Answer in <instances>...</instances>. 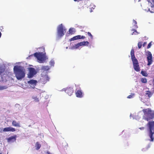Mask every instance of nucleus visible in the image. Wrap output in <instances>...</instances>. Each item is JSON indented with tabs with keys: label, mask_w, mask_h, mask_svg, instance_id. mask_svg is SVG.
<instances>
[{
	"label": "nucleus",
	"mask_w": 154,
	"mask_h": 154,
	"mask_svg": "<svg viewBox=\"0 0 154 154\" xmlns=\"http://www.w3.org/2000/svg\"><path fill=\"white\" fill-rule=\"evenodd\" d=\"M14 71L15 76L18 80H20L23 78L25 73L23 70L17 66H15L14 67Z\"/></svg>",
	"instance_id": "obj_1"
},
{
	"label": "nucleus",
	"mask_w": 154,
	"mask_h": 154,
	"mask_svg": "<svg viewBox=\"0 0 154 154\" xmlns=\"http://www.w3.org/2000/svg\"><path fill=\"white\" fill-rule=\"evenodd\" d=\"M149 127V135L151 139L150 140L151 141H153L154 138L153 136H154V121L149 122L147 124Z\"/></svg>",
	"instance_id": "obj_2"
},
{
	"label": "nucleus",
	"mask_w": 154,
	"mask_h": 154,
	"mask_svg": "<svg viewBox=\"0 0 154 154\" xmlns=\"http://www.w3.org/2000/svg\"><path fill=\"white\" fill-rule=\"evenodd\" d=\"M34 56L38 60L39 63H43L46 60L47 58L45 54L42 52H36L34 54Z\"/></svg>",
	"instance_id": "obj_3"
},
{
	"label": "nucleus",
	"mask_w": 154,
	"mask_h": 154,
	"mask_svg": "<svg viewBox=\"0 0 154 154\" xmlns=\"http://www.w3.org/2000/svg\"><path fill=\"white\" fill-rule=\"evenodd\" d=\"M66 29L63 27L62 24H61L57 27V34L58 37H61L64 35Z\"/></svg>",
	"instance_id": "obj_4"
},
{
	"label": "nucleus",
	"mask_w": 154,
	"mask_h": 154,
	"mask_svg": "<svg viewBox=\"0 0 154 154\" xmlns=\"http://www.w3.org/2000/svg\"><path fill=\"white\" fill-rule=\"evenodd\" d=\"M131 60L133 62L134 70L137 72L139 71H140V68L137 60L135 58L131 59Z\"/></svg>",
	"instance_id": "obj_5"
},
{
	"label": "nucleus",
	"mask_w": 154,
	"mask_h": 154,
	"mask_svg": "<svg viewBox=\"0 0 154 154\" xmlns=\"http://www.w3.org/2000/svg\"><path fill=\"white\" fill-rule=\"evenodd\" d=\"M146 55L148 61L147 65L149 66L152 64L153 62L152 55L150 52L148 51L146 52Z\"/></svg>",
	"instance_id": "obj_6"
},
{
	"label": "nucleus",
	"mask_w": 154,
	"mask_h": 154,
	"mask_svg": "<svg viewBox=\"0 0 154 154\" xmlns=\"http://www.w3.org/2000/svg\"><path fill=\"white\" fill-rule=\"evenodd\" d=\"M143 111L145 115L147 114L149 115L150 116V119H152L154 117V113H152L151 109L149 108L143 109Z\"/></svg>",
	"instance_id": "obj_7"
},
{
	"label": "nucleus",
	"mask_w": 154,
	"mask_h": 154,
	"mask_svg": "<svg viewBox=\"0 0 154 154\" xmlns=\"http://www.w3.org/2000/svg\"><path fill=\"white\" fill-rule=\"evenodd\" d=\"M29 75L28 77L29 78H32L35 74L36 72L34 68L32 67L29 68Z\"/></svg>",
	"instance_id": "obj_8"
},
{
	"label": "nucleus",
	"mask_w": 154,
	"mask_h": 154,
	"mask_svg": "<svg viewBox=\"0 0 154 154\" xmlns=\"http://www.w3.org/2000/svg\"><path fill=\"white\" fill-rule=\"evenodd\" d=\"M85 38V37L83 35L81 36V35H77L75 36L70 38L69 40L70 41H74L76 40L79 39H84Z\"/></svg>",
	"instance_id": "obj_9"
},
{
	"label": "nucleus",
	"mask_w": 154,
	"mask_h": 154,
	"mask_svg": "<svg viewBox=\"0 0 154 154\" xmlns=\"http://www.w3.org/2000/svg\"><path fill=\"white\" fill-rule=\"evenodd\" d=\"M16 131V129L15 128L11 127H8L4 128L3 130V132H14Z\"/></svg>",
	"instance_id": "obj_10"
},
{
	"label": "nucleus",
	"mask_w": 154,
	"mask_h": 154,
	"mask_svg": "<svg viewBox=\"0 0 154 154\" xmlns=\"http://www.w3.org/2000/svg\"><path fill=\"white\" fill-rule=\"evenodd\" d=\"M65 91L69 95L71 96L73 93V90L72 88L69 87L67 88L66 89Z\"/></svg>",
	"instance_id": "obj_11"
},
{
	"label": "nucleus",
	"mask_w": 154,
	"mask_h": 154,
	"mask_svg": "<svg viewBox=\"0 0 154 154\" xmlns=\"http://www.w3.org/2000/svg\"><path fill=\"white\" fill-rule=\"evenodd\" d=\"M76 96L78 97L81 98L82 97V92L81 90H79L75 92Z\"/></svg>",
	"instance_id": "obj_12"
},
{
	"label": "nucleus",
	"mask_w": 154,
	"mask_h": 154,
	"mask_svg": "<svg viewBox=\"0 0 154 154\" xmlns=\"http://www.w3.org/2000/svg\"><path fill=\"white\" fill-rule=\"evenodd\" d=\"M89 1L88 0H81L79 2L80 3H82V5H83L84 7H86L87 6Z\"/></svg>",
	"instance_id": "obj_13"
},
{
	"label": "nucleus",
	"mask_w": 154,
	"mask_h": 154,
	"mask_svg": "<svg viewBox=\"0 0 154 154\" xmlns=\"http://www.w3.org/2000/svg\"><path fill=\"white\" fill-rule=\"evenodd\" d=\"M12 124L13 126L14 127H20V122H17L15 120H13L12 121Z\"/></svg>",
	"instance_id": "obj_14"
},
{
	"label": "nucleus",
	"mask_w": 154,
	"mask_h": 154,
	"mask_svg": "<svg viewBox=\"0 0 154 154\" xmlns=\"http://www.w3.org/2000/svg\"><path fill=\"white\" fill-rule=\"evenodd\" d=\"M37 83V81L35 80H31L28 82V83L29 84L35 85Z\"/></svg>",
	"instance_id": "obj_15"
},
{
	"label": "nucleus",
	"mask_w": 154,
	"mask_h": 154,
	"mask_svg": "<svg viewBox=\"0 0 154 154\" xmlns=\"http://www.w3.org/2000/svg\"><path fill=\"white\" fill-rule=\"evenodd\" d=\"M82 3L79 2L78 5V8L79 11H81L83 9L84 6L82 5Z\"/></svg>",
	"instance_id": "obj_16"
},
{
	"label": "nucleus",
	"mask_w": 154,
	"mask_h": 154,
	"mask_svg": "<svg viewBox=\"0 0 154 154\" xmlns=\"http://www.w3.org/2000/svg\"><path fill=\"white\" fill-rule=\"evenodd\" d=\"M82 3L79 2L78 5V8L79 11H81L83 9L84 6L82 5Z\"/></svg>",
	"instance_id": "obj_17"
},
{
	"label": "nucleus",
	"mask_w": 154,
	"mask_h": 154,
	"mask_svg": "<svg viewBox=\"0 0 154 154\" xmlns=\"http://www.w3.org/2000/svg\"><path fill=\"white\" fill-rule=\"evenodd\" d=\"M16 140L15 136H11L9 137L8 139V142H14Z\"/></svg>",
	"instance_id": "obj_18"
},
{
	"label": "nucleus",
	"mask_w": 154,
	"mask_h": 154,
	"mask_svg": "<svg viewBox=\"0 0 154 154\" xmlns=\"http://www.w3.org/2000/svg\"><path fill=\"white\" fill-rule=\"evenodd\" d=\"M149 5L152 8H154V0H147Z\"/></svg>",
	"instance_id": "obj_19"
},
{
	"label": "nucleus",
	"mask_w": 154,
	"mask_h": 154,
	"mask_svg": "<svg viewBox=\"0 0 154 154\" xmlns=\"http://www.w3.org/2000/svg\"><path fill=\"white\" fill-rule=\"evenodd\" d=\"M81 46L82 45L80 42L75 45L74 46H73V47H72V48L73 49H77L79 47Z\"/></svg>",
	"instance_id": "obj_20"
},
{
	"label": "nucleus",
	"mask_w": 154,
	"mask_h": 154,
	"mask_svg": "<svg viewBox=\"0 0 154 154\" xmlns=\"http://www.w3.org/2000/svg\"><path fill=\"white\" fill-rule=\"evenodd\" d=\"M82 46H88L89 44V42L88 41H83L80 42Z\"/></svg>",
	"instance_id": "obj_21"
},
{
	"label": "nucleus",
	"mask_w": 154,
	"mask_h": 154,
	"mask_svg": "<svg viewBox=\"0 0 154 154\" xmlns=\"http://www.w3.org/2000/svg\"><path fill=\"white\" fill-rule=\"evenodd\" d=\"M134 50L133 49H132L131 50V59H134L135 58L134 54Z\"/></svg>",
	"instance_id": "obj_22"
},
{
	"label": "nucleus",
	"mask_w": 154,
	"mask_h": 154,
	"mask_svg": "<svg viewBox=\"0 0 154 154\" xmlns=\"http://www.w3.org/2000/svg\"><path fill=\"white\" fill-rule=\"evenodd\" d=\"M69 34L71 35L73 34L75 32V29L73 28H70L69 29Z\"/></svg>",
	"instance_id": "obj_23"
},
{
	"label": "nucleus",
	"mask_w": 154,
	"mask_h": 154,
	"mask_svg": "<svg viewBox=\"0 0 154 154\" xmlns=\"http://www.w3.org/2000/svg\"><path fill=\"white\" fill-rule=\"evenodd\" d=\"M41 146V145L38 142H36L35 143V147L37 150H38L39 149Z\"/></svg>",
	"instance_id": "obj_24"
},
{
	"label": "nucleus",
	"mask_w": 154,
	"mask_h": 154,
	"mask_svg": "<svg viewBox=\"0 0 154 154\" xmlns=\"http://www.w3.org/2000/svg\"><path fill=\"white\" fill-rule=\"evenodd\" d=\"M152 93L149 91H146V95L147 96L149 97H150L152 95Z\"/></svg>",
	"instance_id": "obj_25"
},
{
	"label": "nucleus",
	"mask_w": 154,
	"mask_h": 154,
	"mask_svg": "<svg viewBox=\"0 0 154 154\" xmlns=\"http://www.w3.org/2000/svg\"><path fill=\"white\" fill-rule=\"evenodd\" d=\"M42 69L44 71H48L50 68L48 66H42Z\"/></svg>",
	"instance_id": "obj_26"
},
{
	"label": "nucleus",
	"mask_w": 154,
	"mask_h": 154,
	"mask_svg": "<svg viewBox=\"0 0 154 154\" xmlns=\"http://www.w3.org/2000/svg\"><path fill=\"white\" fill-rule=\"evenodd\" d=\"M133 23L134 24V29H137L138 28L137 25V22L136 21L134 20H133Z\"/></svg>",
	"instance_id": "obj_27"
},
{
	"label": "nucleus",
	"mask_w": 154,
	"mask_h": 154,
	"mask_svg": "<svg viewBox=\"0 0 154 154\" xmlns=\"http://www.w3.org/2000/svg\"><path fill=\"white\" fill-rule=\"evenodd\" d=\"M141 82L144 83H146L147 82V79L145 78H142L141 79Z\"/></svg>",
	"instance_id": "obj_28"
},
{
	"label": "nucleus",
	"mask_w": 154,
	"mask_h": 154,
	"mask_svg": "<svg viewBox=\"0 0 154 154\" xmlns=\"http://www.w3.org/2000/svg\"><path fill=\"white\" fill-rule=\"evenodd\" d=\"M141 73L142 74V75L144 76H147L148 74L146 73V72L144 71H141Z\"/></svg>",
	"instance_id": "obj_29"
},
{
	"label": "nucleus",
	"mask_w": 154,
	"mask_h": 154,
	"mask_svg": "<svg viewBox=\"0 0 154 154\" xmlns=\"http://www.w3.org/2000/svg\"><path fill=\"white\" fill-rule=\"evenodd\" d=\"M7 87L6 86H1L0 85V90H2L7 89Z\"/></svg>",
	"instance_id": "obj_30"
},
{
	"label": "nucleus",
	"mask_w": 154,
	"mask_h": 154,
	"mask_svg": "<svg viewBox=\"0 0 154 154\" xmlns=\"http://www.w3.org/2000/svg\"><path fill=\"white\" fill-rule=\"evenodd\" d=\"M32 98L34 100V101L35 102H38L39 101V99L36 97H33Z\"/></svg>",
	"instance_id": "obj_31"
},
{
	"label": "nucleus",
	"mask_w": 154,
	"mask_h": 154,
	"mask_svg": "<svg viewBox=\"0 0 154 154\" xmlns=\"http://www.w3.org/2000/svg\"><path fill=\"white\" fill-rule=\"evenodd\" d=\"M4 71L5 69L2 67H0V75H1Z\"/></svg>",
	"instance_id": "obj_32"
},
{
	"label": "nucleus",
	"mask_w": 154,
	"mask_h": 154,
	"mask_svg": "<svg viewBox=\"0 0 154 154\" xmlns=\"http://www.w3.org/2000/svg\"><path fill=\"white\" fill-rule=\"evenodd\" d=\"M131 31H134V32L131 34V35H133V34L137 35L138 33L137 32V30L135 29H133L131 30Z\"/></svg>",
	"instance_id": "obj_33"
},
{
	"label": "nucleus",
	"mask_w": 154,
	"mask_h": 154,
	"mask_svg": "<svg viewBox=\"0 0 154 154\" xmlns=\"http://www.w3.org/2000/svg\"><path fill=\"white\" fill-rule=\"evenodd\" d=\"M142 45V42H139L138 43V46L139 48H140Z\"/></svg>",
	"instance_id": "obj_34"
},
{
	"label": "nucleus",
	"mask_w": 154,
	"mask_h": 154,
	"mask_svg": "<svg viewBox=\"0 0 154 154\" xmlns=\"http://www.w3.org/2000/svg\"><path fill=\"white\" fill-rule=\"evenodd\" d=\"M87 33H88V35L91 38V39H92L93 36L91 35V33L89 32H88Z\"/></svg>",
	"instance_id": "obj_35"
},
{
	"label": "nucleus",
	"mask_w": 154,
	"mask_h": 154,
	"mask_svg": "<svg viewBox=\"0 0 154 154\" xmlns=\"http://www.w3.org/2000/svg\"><path fill=\"white\" fill-rule=\"evenodd\" d=\"M54 61H51L50 63V64L51 66H54Z\"/></svg>",
	"instance_id": "obj_36"
},
{
	"label": "nucleus",
	"mask_w": 154,
	"mask_h": 154,
	"mask_svg": "<svg viewBox=\"0 0 154 154\" xmlns=\"http://www.w3.org/2000/svg\"><path fill=\"white\" fill-rule=\"evenodd\" d=\"M151 43H149L147 46V48L148 49L149 48L151 47Z\"/></svg>",
	"instance_id": "obj_37"
},
{
	"label": "nucleus",
	"mask_w": 154,
	"mask_h": 154,
	"mask_svg": "<svg viewBox=\"0 0 154 154\" xmlns=\"http://www.w3.org/2000/svg\"><path fill=\"white\" fill-rule=\"evenodd\" d=\"M132 97V96L131 95H129L127 97L128 98H131Z\"/></svg>",
	"instance_id": "obj_38"
},
{
	"label": "nucleus",
	"mask_w": 154,
	"mask_h": 154,
	"mask_svg": "<svg viewBox=\"0 0 154 154\" xmlns=\"http://www.w3.org/2000/svg\"><path fill=\"white\" fill-rule=\"evenodd\" d=\"M3 29V28L2 26L0 27V30H1V31H3L2 29Z\"/></svg>",
	"instance_id": "obj_39"
},
{
	"label": "nucleus",
	"mask_w": 154,
	"mask_h": 154,
	"mask_svg": "<svg viewBox=\"0 0 154 154\" xmlns=\"http://www.w3.org/2000/svg\"><path fill=\"white\" fill-rule=\"evenodd\" d=\"M139 128L141 130H143L144 129V127H141Z\"/></svg>",
	"instance_id": "obj_40"
},
{
	"label": "nucleus",
	"mask_w": 154,
	"mask_h": 154,
	"mask_svg": "<svg viewBox=\"0 0 154 154\" xmlns=\"http://www.w3.org/2000/svg\"><path fill=\"white\" fill-rule=\"evenodd\" d=\"M146 44V42H144V43L143 44V47H144L145 45Z\"/></svg>",
	"instance_id": "obj_41"
},
{
	"label": "nucleus",
	"mask_w": 154,
	"mask_h": 154,
	"mask_svg": "<svg viewBox=\"0 0 154 154\" xmlns=\"http://www.w3.org/2000/svg\"><path fill=\"white\" fill-rule=\"evenodd\" d=\"M47 154H51L49 151H48L47 152Z\"/></svg>",
	"instance_id": "obj_42"
},
{
	"label": "nucleus",
	"mask_w": 154,
	"mask_h": 154,
	"mask_svg": "<svg viewBox=\"0 0 154 154\" xmlns=\"http://www.w3.org/2000/svg\"><path fill=\"white\" fill-rule=\"evenodd\" d=\"M149 118H146V120H147V121H149Z\"/></svg>",
	"instance_id": "obj_43"
},
{
	"label": "nucleus",
	"mask_w": 154,
	"mask_h": 154,
	"mask_svg": "<svg viewBox=\"0 0 154 154\" xmlns=\"http://www.w3.org/2000/svg\"><path fill=\"white\" fill-rule=\"evenodd\" d=\"M2 129H1L0 128V132H2Z\"/></svg>",
	"instance_id": "obj_44"
},
{
	"label": "nucleus",
	"mask_w": 154,
	"mask_h": 154,
	"mask_svg": "<svg viewBox=\"0 0 154 154\" xmlns=\"http://www.w3.org/2000/svg\"><path fill=\"white\" fill-rule=\"evenodd\" d=\"M74 1H76L77 0H73Z\"/></svg>",
	"instance_id": "obj_45"
},
{
	"label": "nucleus",
	"mask_w": 154,
	"mask_h": 154,
	"mask_svg": "<svg viewBox=\"0 0 154 154\" xmlns=\"http://www.w3.org/2000/svg\"><path fill=\"white\" fill-rule=\"evenodd\" d=\"M149 147H150V146H149L148 147L149 148Z\"/></svg>",
	"instance_id": "obj_46"
}]
</instances>
